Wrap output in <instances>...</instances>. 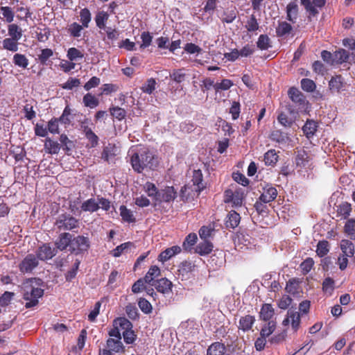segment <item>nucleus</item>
I'll return each instance as SVG.
<instances>
[{
	"label": "nucleus",
	"mask_w": 355,
	"mask_h": 355,
	"mask_svg": "<svg viewBox=\"0 0 355 355\" xmlns=\"http://www.w3.org/2000/svg\"><path fill=\"white\" fill-rule=\"evenodd\" d=\"M130 162L133 170L138 173L145 169L155 170L159 166L157 156L146 147L132 153Z\"/></svg>",
	"instance_id": "1"
},
{
	"label": "nucleus",
	"mask_w": 355,
	"mask_h": 355,
	"mask_svg": "<svg viewBox=\"0 0 355 355\" xmlns=\"http://www.w3.org/2000/svg\"><path fill=\"white\" fill-rule=\"evenodd\" d=\"M31 283L32 280H29L24 285L23 298L27 301L25 304L26 309L37 306L39 303L38 298L42 297L44 295L43 289L34 287Z\"/></svg>",
	"instance_id": "2"
},
{
	"label": "nucleus",
	"mask_w": 355,
	"mask_h": 355,
	"mask_svg": "<svg viewBox=\"0 0 355 355\" xmlns=\"http://www.w3.org/2000/svg\"><path fill=\"white\" fill-rule=\"evenodd\" d=\"M60 231H73L79 228V220L69 214H62L58 216L54 223Z\"/></svg>",
	"instance_id": "3"
},
{
	"label": "nucleus",
	"mask_w": 355,
	"mask_h": 355,
	"mask_svg": "<svg viewBox=\"0 0 355 355\" xmlns=\"http://www.w3.org/2000/svg\"><path fill=\"white\" fill-rule=\"evenodd\" d=\"M90 248V240L89 237L78 235H73L71 238V249H69L71 254L75 255L83 254Z\"/></svg>",
	"instance_id": "4"
},
{
	"label": "nucleus",
	"mask_w": 355,
	"mask_h": 355,
	"mask_svg": "<svg viewBox=\"0 0 355 355\" xmlns=\"http://www.w3.org/2000/svg\"><path fill=\"white\" fill-rule=\"evenodd\" d=\"M125 347L121 340L115 338H107L105 347L99 349L98 355H114V354H124Z\"/></svg>",
	"instance_id": "5"
},
{
	"label": "nucleus",
	"mask_w": 355,
	"mask_h": 355,
	"mask_svg": "<svg viewBox=\"0 0 355 355\" xmlns=\"http://www.w3.org/2000/svg\"><path fill=\"white\" fill-rule=\"evenodd\" d=\"M243 200L244 192L241 188L236 189L235 191L231 189L225 191L224 202L225 203H232V207H241L243 205Z\"/></svg>",
	"instance_id": "6"
},
{
	"label": "nucleus",
	"mask_w": 355,
	"mask_h": 355,
	"mask_svg": "<svg viewBox=\"0 0 355 355\" xmlns=\"http://www.w3.org/2000/svg\"><path fill=\"white\" fill-rule=\"evenodd\" d=\"M327 3V0H300L301 5L309 14V18L315 17L319 14L318 8H322Z\"/></svg>",
	"instance_id": "7"
},
{
	"label": "nucleus",
	"mask_w": 355,
	"mask_h": 355,
	"mask_svg": "<svg viewBox=\"0 0 355 355\" xmlns=\"http://www.w3.org/2000/svg\"><path fill=\"white\" fill-rule=\"evenodd\" d=\"M57 254V250L52 248L49 243H43L36 251V258L41 261L51 259Z\"/></svg>",
	"instance_id": "8"
},
{
	"label": "nucleus",
	"mask_w": 355,
	"mask_h": 355,
	"mask_svg": "<svg viewBox=\"0 0 355 355\" xmlns=\"http://www.w3.org/2000/svg\"><path fill=\"white\" fill-rule=\"evenodd\" d=\"M38 264L36 257L33 254H28L19 263V268L22 273H30Z\"/></svg>",
	"instance_id": "9"
},
{
	"label": "nucleus",
	"mask_w": 355,
	"mask_h": 355,
	"mask_svg": "<svg viewBox=\"0 0 355 355\" xmlns=\"http://www.w3.org/2000/svg\"><path fill=\"white\" fill-rule=\"evenodd\" d=\"M177 197V191L173 187H166L160 189L156 202H170L173 201Z\"/></svg>",
	"instance_id": "10"
},
{
	"label": "nucleus",
	"mask_w": 355,
	"mask_h": 355,
	"mask_svg": "<svg viewBox=\"0 0 355 355\" xmlns=\"http://www.w3.org/2000/svg\"><path fill=\"white\" fill-rule=\"evenodd\" d=\"M288 95L291 101L300 108L305 107L308 103L304 95L296 87H291L288 91Z\"/></svg>",
	"instance_id": "11"
},
{
	"label": "nucleus",
	"mask_w": 355,
	"mask_h": 355,
	"mask_svg": "<svg viewBox=\"0 0 355 355\" xmlns=\"http://www.w3.org/2000/svg\"><path fill=\"white\" fill-rule=\"evenodd\" d=\"M73 234L68 232H62L59 234L58 239L55 241V249L60 251H64L67 249H71V238Z\"/></svg>",
	"instance_id": "12"
},
{
	"label": "nucleus",
	"mask_w": 355,
	"mask_h": 355,
	"mask_svg": "<svg viewBox=\"0 0 355 355\" xmlns=\"http://www.w3.org/2000/svg\"><path fill=\"white\" fill-rule=\"evenodd\" d=\"M277 196V190L271 184H266L263 188V192L259 200L263 203L270 202L275 200Z\"/></svg>",
	"instance_id": "13"
},
{
	"label": "nucleus",
	"mask_w": 355,
	"mask_h": 355,
	"mask_svg": "<svg viewBox=\"0 0 355 355\" xmlns=\"http://www.w3.org/2000/svg\"><path fill=\"white\" fill-rule=\"evenodd\" d=\"M286 19L295 24L297 21L299 15V6L297 0H291L286 8Z\"/></svg>",
	"instance_id": "14"
},
{
	"label": "nucleus",
	"mask_w": 355,
	"mask_h": 355,
	"mask_svg": "<svg viewBox=\"0 0 355 355\" xmlns=\"http://www.w3.org/2000/svg\"><path fill=\"white\" fill-rule=\"evenodd\" d=\"M157 292L163 294H168L172 291L173 284L166 277L157 279L153 284Z\"/></svg>",
	"instance_id": "15"
},
{
	"label": "nucleus",
	"mask_w": 355,
	"mask_h": 355,
	"mask_svg": "<svg viewBox=\"0 0 355 355\" xmlns=\"http://www.w3.org/2000/svg\"><path fill=\"white\" fill-rule=\"evenodd\" d=\"M269 139L279 145H286L290 140L286 132L277 129H274L270 132Z\"/></svg>",
	"instance_id": "16"
},
{
	"label": "nucleus",
	"mask_w": 355,
	"mask_h": 355,
	"mask_svg": "<svg viewBox=\"0 0 355 355\" xmlns=\"http://www.w3.org/2000/svg\"><path fill=\"white\" fill-rule=\"evenodd\" d=\"M182 249L178 245H173L162 251L158 256V261L164 263L173 256L180 253Z\"/></svg>",
	"instance_id": "17"
},
{
	"label": "nucleus",
	"mask_w": 355,
	"mask_h": 355,
	"mask_svg": "<svg viewBox=\"0 0 355 355\" xmlns=\"http://www.w3.org/2000/svg\"><path fill=\"white\" fill-rule=\"evenodd\" d=\"M255 320V317L251 315L242 316L239 319L238 328L244 332L248 331L252 329Z\"/></svg>",
	"instance_id": "18"
},
{
	"label": "nucleus",
	"mask_w": 355,
	"mask_h": 355,
	"mask_svg": "<svg viewBox=\"0 0 355 355\" xmlns=\"http://www.w3.org/2000/svg\"><path fill=\"white\" fill-rule=\"evenodd\" d=\"M241 216L236 211H230L225 219V225L227 229H235L239 225Z\"/></svg>",
	"instance_id": "19"
},
{
	"label": "nucleus",
	"mask_w": 355,
	"mask_h": 355,
	"mask_svg": "<svg viewBox=\"0 0 355 355\" xmlns=\"http://www.w3.org/2000/svg\"><path fill=\"white\" fill-rule=\"evenodd\" d=\"M196 268V265L191 261H184L179 265L178 272L182 277H189Z\"/></svg>",
	"instance_id": "20"
},
{
	"label": "nucleus",
	"mask_w": 355,
	"mask_h": 355,
	"mask_svg": "<svg viewBox=\"0 0 355 355\" xmlns=\"http://www.w3.org/2000/svg\"><path fill=\"white\" fill-rule=\"evenodd\" d=\"M191 181L193 185L197 187L196 191L198 192L202 191L206 187L205 184L203 182L202 173L200 169L193 171Z\"/></svg>",
	"instance_id": "21"
},
{
	"label": "nucleus",
	"mask_w": 355,
	"mask_h": 355,
	"mask_svg": "<svg viewBox=\"0 0 355 355\" xmlns=\"http://www.w3.org/2000/svg\"><path fill=\"white\" fill-rule=\"evenodd\" d=\"M161 275V270L157 266H152L150 267L148 271L144 276V279L146 281V283L152 286L153 283L156 281L155 279Z\"/></svg>",
	"instance_id": "22"
},
{
	"label": "nucleus",
	"mask_w": 355,
	"mask_h": 355,
	"mask_svg": "<svg viewBox=\"0 0 355 355\" xmlns=\"http://www.w3.org/2000/svg\"><path fill=\"white\" fill-rule=\"evenodd\" d=\"M275 314V310L270 304H263L261 308L259 317L264 321H272L271 319Z\"/></svg>",
	"instance_id": "23"
},
{
	"label": "nucleus",
	"mask_w": 355,
	"mask_h": 355,
	"mask_svg": "<svg viewBox=\"0 0 355 355\" xmlns=\"http://www.w3.org/2000/svg\"><path fill=\"white\" fill-rule=\"evenodd\" d=\"M310 157L308 153L304 149L297 150L295 157L296 165L300 168H305L309 165Z\"/></svg>",
	"instance_id": "24"
},
{
	"label": "nucleus",
	"mask_w": 355,
	"mask_h": 355,
	"mask_svg": "<svg viewBox=\"0 0 355 355\" xmlns=\"http://www.w3.org/2000/svg\"><path fill=\"white\" fill-rule=\"evenodd\" d=\"M106 37L103 38V41L110 47L114 46V42L117 40L119 36V33L116 28L112 27H107L105 28Z\"/></svg>",
	"instance_id": "25"
},
{
	"label": "nucleus",
	"mask_w": 355,
	"mask_h": 355,
	"mask_svg": "<svg viewBox=\"0 0 355 355\" xmlns=\"http://www.w3.org/2000/svg\"><path fill=\"white\" fill-rule=\"evenodd\" d=\"M318 129V123L313 120H307L302 128L304 134L308 139L313 137Z\"/></svg>",
	"instance_id": "26"
},
{
	"label": "nucleus",
	"mask_w": 355,
	"mask_h": 355,
	"mask_svg": "<svg viewBox=\"0 0 355 355\" xmlns=\"http://www.w3.org/2000/svg\"><path fill=\"white\" fill-rule=\"evenodd\" d=\"M340 249L343 254L348 257H352L354 255V243L347 239H343L340 241Z\"/></svg>",
	"instance_id": "27"
},
{
	"label": "nucleus",
	"mask_w": 355,
	"mask_h": 355,
	"mask_svg": "<svg viewBox=\"0 0 355 355\" xmlns=\"http://www.w3.org/2000/svg\"><path fill=\"white\" fill-rule=\"evenodd\" d=\"M213 244L208 241L200 242L196 248L195 252L201 256H205L210 254L213 250Z\"/></svg>",
	"instance_id": "28"
},
{
	"label": "nucleus",
	"mask_w": 355,
	"mask_h": 355,
	"mask_svg": "<svg viewBox=\"0 0 355 355\" xmlns=\"http://www.w3.org/2000/svg\"><path fill=\"white\" fill-rule=\"evenodd\" d=\"M198 240V236L196 233H190L189 234L182 243L183 250L187 252H191L193 247L196 243Z\"/></svg>",
	"instance_id": "29"
},
{
	"label": "nucleus",
	"mask_w": 355,
	"mask_h": 355,
	"mask_svg": "<svg viewBox=\"0 0 355 355\" xmlns=\"http://www.w3.org/2000/svg\"><path fill=\"white\" fill-rule=\"evenodd\" d=\"M225 352V345L220 342H215L208 347L207 355H224Z\"/></svg>",
	"instance_id": "30"
},
{
	"label": "nucleus",
	"mask_w": 355,
	"mask_h": 355,
	"mask_svg": "<svg viewBox=\"0 0 355 355\" xmlns=\"http://www.w3.org/2000/svg\"><path fill=\"white\" fill-rule=\"evenodd\" d=\"M44 149L49 154H58L60 150V145L58 141L48 137L44 142Z\"/></svg>",
	"instance_id": "31"
},
{
	"label": "nucleus",
	"mask_w": 355,
	"mask_h": 355,
	"mask_svg": "<svg viewBox=\"0 0 355 355\" xmlns=\"http://www.w3.org/2000/svg\"><path fill=\"white\" fill-rule=\"evenodd\" d=\"M292 29V26L287 21H279L275 30L276 35L277 37H282L289 34Z\"/></svg>",
	"instance_id": "32"
},
{
	"label": "nucleus",
	"mask_w": 355,
	"mask_h": 355,
	"mask_svg": "<svg viewBox=\"0 0 355 355\" xmlns=\"http://www.w3.org/2000/svg\"><path fill=\"white\" fill-rule=\"evenodd\" d=\"M84 105L90 109H94L99 105V100L92 93H87L83 98Z\"/></svg>",
	"instance_id": "33"
},
{
	"label": "nucleus",
	"mask_w": 355,
	"mask_h": 355,
	"mask_svg": "<svg viewBox=\"0 0 355 355\" xmlns=\"http://www.w3.org/2000/svg\"><path fill=\"white\" fill-rule=\"evenodd\" d=\"M120 216L124 222L128 223H135L136 218L134 216L133 212L128 209L125 205H121L119 207Z\"/></svg>",
	"instance_id": "34"
},
{
	"label": "nucleus",
	"mask_w": 355,
	"mask_h": 355,
	"mask_svg": "<svg viewBox=\"0 0 355 355\" xmlns=\"http://www.w3.org/2000/svg\"><path fill=\"white\" fill-rule=\"evenodd\" d=\"M113 325H116L123 331L131 330L133 327L132 322L124 317L116 318L113 320Z\"/></svg>",
	"instance_id": "35"
},
{
	"label": "nucleus",
	"mask_w": 355,
	"mask_h": 355,
	"mask_svg": "<svg viewBox=\"0 0 355 355\" xmlns=\"http://www.w3.org/2000/svg\"><path fill=\"white\" fill-rule=\"evenodd\" d=\"M279 155L275 149H270L264 154L263 161L266 166H274L277 162Z\"/></svg>",
	"instance_id": "36"
},
{
	"label": "nucleus",
	"mask_w": 355,
	"mask_h": 355,
	"mask_svg": "<svg viewBox=\"0 0 355 355\" xmlns=\"http://www.w3.org/2000/svg\"><path fill=\"white\" fill-rule=\"evenodd\" d=\"M100 208L98 203L94 198H89L83 202L81 210L83 211L95 212Z\"/></svg>",
	"instance_id": "37"
},
{
	"label": "nucleus",
	"mask_w": 355,
	"mask_h": 355,
	"mask_svg": "<svg viewBox=\"0 0 355 355\" xmlns=\"http://www.w3.org/2000/svg\"><path fill=\"white\" fill-rule=\"evenodd\" d=\"M18 46L19 40L11 37H6L2 41V47L7 51L16 52L18 51Z\"/></svg>",
	"instance_id": "38"
},
{
	"label": "nucleus",
	"mask_w": 355,
	"mask_h": 355,
	"mask_svg": "<svg viewBox=\"0 0 355 355\" xmlns=\"http://www.w3.org/2000/svg\"><path fill=\"white\" fill-rule=\"evenodd\" d=\"M85 27L77 22H73L69 25L67 28V33L73 38H78L81 36V33Z\"/></svg>",
	"instance_id": "39"
},
{
	"label": "nucleus",
	"mask_w": 355,
	"mask_h": 355,
	"mask_svg": "<svg viewBox=\"0 0 355 355\" xmlns=\"http://www.w3.org/2000/svg\"><path fill=\"white\" fill-rule=\"evenodd\" d=\"M344 83L343 78L340 75L332 77L329 80V87L332 92H339L343 87Z\"/></svg>",
	"instance_id": "40"
},
{
	"label": "nucleus",
	"mask_w": 355,
	"mask_h": 355,
	"mask_svg": "<svg viewBox=\"0 0 355 355\" xmlns=\"http://www.w3.org/2000/svg\"><path fill=\"white\" fill-rule=\"evenodd\" d=\"M9 37L19 40L23 35L21 28L16 24H10L8 26Z\"/></svg>",
	"instance_id": "41"
},
{
	"label": "nucleus",
	"mask_w": 355,
	"mask_h": 355,
	"mask_svg": "<svg viewBox=\"0 0 355 355\" xmlns=\"http://www.w3.org/2000/svg\"><path fill=\"white\" fill-rule=\"evenodd\" d=\"M237 14L238 12L235 8L231 10L227 9L223 12L220 18L221 21L223 23L231 24L236 18Z\"/></svg>",
	"instance_id": "42"
},
{
	"label": "nucleus",
	"mask_w": 355,
	"mask_h": 355,
	"mask_svg": "<svg viewBox=\"0 0 355 355\" xmlns=\"http://www.w3.org/2000/svg\"><path fill=\"white\" fill-rule=\"evenodd\" d=\"M109 19V15L105 11H99L95 16L96 26L100 29H105V24Z\"/></svg>",
	"instance_id": "43"
},
{
	"label": "nucleus",
	"mask_w": 355,
	"mask_h": 355,
	"mask_svg": "<svg viewBox=\"0 0 355 355\" xmlns=\"http://www.w3.org/2000/svg\"><path fill=\"white\" fill-rule=\"evenodd\" d=\"M135 245L134 243L128 241L123 243L119 245H118L116 248L112 250V255L114 257H120L124 252H126L128 249L130 248H135Z\"/></svg>",
	"instance_id": "44"
},
{
	"label": "nucleus",
	"mask_w": 355,
	"mask_h": 355,
	"mask_svg": "<svg viewBox=\"0 0 355 355\" xmlns=\"http://www.w3.org/2000/svg\"><path fill=\"white\" fill-rule=\"evenodd\" d=\"M349 58V53L345 49H339L334 53V64H342L347 61Z\"/></svg>",
	"instance_id": "45"
},
{
	"label": "nucleus",
	"mask_w": 355,
	"mask_h": 355,
	"mask_svg": "<svg viewBox=\"0 0 355 355\" xmlns=\"http://www.w3.org/2000/svg\"><path fill=\"white\" fill-rule=\"evenodd\" d=\"M288 314L291 318V327L294 331H297L300 325V314L299 312L292 309L288 311Z\"/></svg>",
	"instance_id": "46"
},
{
	"label": "nucleus",
	"mask_w": 355,
	"mask_h": 355,
	"mask_svg": "<svg viewBox=\"0 0 355 355\" xmlns=\"http://www.w3.org/2000/svg\"><path fill=\"white\" fill-rule=\"evenodd\" d=\"M60 141L62 146V149L65 151L67 155H71V150L74 147V144L72 141L69 139L68 137L62 134L60 137Z\"/></svg>",
	"instance_id": "47"
},
{
	"label": "nucleus",
	"mask_w": 355,
	"mask_h": 355,
	"mask_svg": "<svg viewBox=\"0 0 355 355\" xmlns=\"http://www.w3.org/2000/svg\"><path fill=\"white\" fill-rule=\"evenodd\" d=\"M352 205L347 202H343L338 206L337 213L338 215L342 216L343 218L346 219L352 212Z\"/></svg>",
	"instance_id": "48"
},
{
	"label": "nucleus",
	"mask_w": 355,
	"mask_h": 355,
	"mask_svg": "<svg viewBox=\"0 0 355 355\" xmlns=\"http://www.w3.org/2000/svg\"><path fill=\"white\" fill-rule=\"evenodd\" d=\"M276 329V322L274 320L269 321L263 325L260 331V336L264 338L271 335Z\"/></svg>",
	"instance_id": "49"
},
{
	"label": "nucleus",
	"mask_w": 355,
	"mask_h": 355,
	"mask_svg": "<svg viewBox=\"0 0 355 355\" xmlns=\"http://www.w3.org/2000/svg\"><path fill=\"white\" fill-rule=\"evenodd\" d=\"M245 28L248 32H254L259 30V24L256 16L254 14L251 15L247 19Z\"/></svg>",
	"instance_id": "50"
},
{
	"label": "nucleus",
	"mask_w": 355,
	"mask_h": 355,
	"mask_svg": "<svg viewBox=\"0 0 355 355\" xmlns=\"http://www.w3.org/2000/svg\"><path fill=\"white\" fill-rule=\"evenodd\" d=\"M257 46L262 51L268 49L271 47L270 37L266 34L260 35L257 42Z\"/></svg>",
	"instance_id": "51"
},
{
	"label": "nucleus",
	"mask_w": 355,
	"mask_h": 355,
	"mask_svg": "<svg viewBox=\"0 0 355 355\" xmlns=\"http://www.w3.org/2000/svg\"><path fill=\"white\" fill-rule=\"evenodd\" d=\"M144 188L148 196L156 201L159 190L157 189L155 184L153 182H147Z\"/></svg>",
	"instance_id": "52"
},
{
	"label": "nucleus",
	"mask_w": 355,
	"mask_h": 355,
	"mask_svg": "<svg viewBox=\"0 0 355 355\" xmlns=\"http://www.w3.org/2000/svg\"><path fill=\"white\" fill-rule=\"evenodd\" d=\"M344 232L350 237L351 239L355 240V219H349L345 224Z\"/></svg>",
	"instance_id": "53"
},
{
	"label": "nucleus",
	"mask_w": 355,
	"mask_h": 355,
	"mask_svg": "<svg viewBox=\"0 0 355 355\" xmlns=\"http://www.w3.org/2000/svg\"><path fill=\"white\" fill-rule=\"evenodd\" d=\"M13 63L17 67L26 69L28 67L29 62L28 58L24 54L16 53L13 56Z\"/></svg>",
	"instance_id": "54"
},
{
	"label": "nucleus",
	"mask_w": 355,
	"mask_h": 355,
	"mask_svg": "<svg viewBox=\"0 0 355 355\" xmlns=\"http://www.w3.org/2000/svg\"><path fill=\"white\" fill-rule=\"evenodd\" d=\"M329 251V242L326 240L320 241L317 245L316 253L320 257H323Z\"/></svg>",
	"instance_id": "55"
},
{
	"label": "nucleus",
	"mask_w": 355,
	"mask_h": 355,
	"mask_svg": "<svg viewBox=\"0 0 355 355\" xmlns=\"http://www.w3.org/2000/svg\"><path fill=\"white\" fill-rule=\"evenodd\" d=\"M80 22L85 28L89 27V24L92 20V15L89 10L87 8L80 11Z\"/></svg>",
	"instance_id": "56"
},
{
	"label": "nucleus",
	"mask_w": 355,
	"mask_h": 355,
	"mask_svg": "<svg viewBox=\"0 0 355 355\" xmlns=\"http://www.w3.org/2000/svg\"><path fill=\"white\" fill-rule=\"evenodd\" d=\"M138 306L141 311L145 314H150L153 311V306L148 300L144 297L138 300Z\"/></svg>",
	"instance_id": "57"
},
{
	"label": "nucleus",
	"mask_w": 355,
	"mask_h": 355,
	"mask_svg": "<svg viewBox=\"0 0 355 355\" xmlns=\"http://www.w3.org/2000/svg\"><path fill=\"white\" fill-rule=\"evenodd\" d=\"M0 10L3 15V19H5L7 23H11L15 17V13L12 11V9L9 6H1L0 8Z\"/></svg>",
	"instance_id": "58"
},
{
	"label": "nucleus",
	"mask_w": 355,
	"mask_h": 355,
	"mask_svg": "<svg viewBox=\"0 0 355 355\" xmlns=\"http://www.w3.org/2000/svg\"><path fill=\"white\" fill-rule=\"evenodd\" d=\"M156 81L153 78H150L142 85L141 89L144 93L151 94L155 89Z\"/></svg>",
	"instance_id": "59"
},
{
	"label": "nucleus",
	"mask_w": 355,
	"mask_h": 355,
	"mask_svg": "<svg viewBox=\"0 0 355 355\" xmlns=\"http://www.w3.org/2000/svg\"><path fill=\"white\" fill-rule=\"evenodd\" d=\"M313 265L314 261L312 258L307 257L305 260H304L300 265V268L302 270V274H308L313 268Z\"/></svg>",
	"instance_id": "60"
},
{
	"label": "nucleus",
	"mask_w": 355,
	"mask_h": 355,
	"mask_svg": "<svg viewBox=\"0 0 355 355\" xmlns=\"http://www.w3.org/2000/svg\"><path fill=\"white\" fill-rule=\"evenodd\" d=\"M110 112L113 117L116 118L119 121L123 119L126 115L125 110L119 106L110 107Z\"/></svg>",
	"instance_id": "61"
},
{
	"label": "nucleus",
	"mask_w": 355,
	"mask_h": 355,
	"mask_svg": "<svg viewBox=\"0 0 355 355\" xmlns=\"http://www.w3.org/2000/svg\"><path fill=\"white\" fill-rule=\"evenodd\" d=\"M125 313H126L127 315L131 320H135L139 318V314L138 310L135 304L129 303L125 306Z\"/></svg>",
	"instance_id": "62"
},
{
	"label": "nucleus",
	"mask_w": 355,
	"mask_h": 355,
	"mask_svg": "<svg viewBox=\"0 0 355 355\" xmlns=\"http://www.w3.org/2000/svg\"><path fill=\"white\" fill-rule=\"evenodd\" d=\"M301 87L306 92H312L315 89L316 85L315 82L311 79L303 78L301 80Z\"/></svg>",
	"instance_id": "63"
},
{
	"label": "nucleus",
	"mask_w": 355,
	"mask_h": 355,
	"mask_svg": "<svg viewBox=\"0 0 355 355\" xmlns=\"http://www.w3.org/2000/svg\"><path fill=\"white\" fill-rule=\"evenodd\" d=\"M67 57L70 61L76 60L78 58H83V53L75 47L69 48L67 51Z\"/></svg>",
	"instance_id": "64"
}]
</instances>
